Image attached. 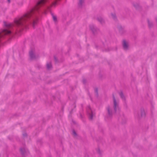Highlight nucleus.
Returning <instances> with one entry per match:
<instances>
[{
    "label": "nucleus",
    "mask_w": 157,
    "mask_h": 157,
    "mask_svg": "<svg viewBox=\"0 0 157 157\" xmlns=\"http://www.w3.org/2000/svg\"><path fill=\"white\" fill-rule=\"evenodd\" d=\"M113 106H109L106 108L107 114L105 119H111L114 113H116L118 115H120L123 122V124L125 123L127 119L124 117L123 113L122 112L119 107V103L117 101L115 97L113 95Z\"/></svg>",
    "instance_id": "f257e3e1"
},
{
    "label": "nucleus",
    "mask_w": 157,
    "mask_h": 157,
    "mask_svg": "<svg viewBox=\"0 0 157 157\" xmlns=\"http://www.w3.org/2000/svg\"><path fill=\"white\" fill-rule=\"evenodd\" d=\"M20 24V17H18L16 18L14 20V24L11 23H7L5 22L4 25L7 28H10L13 26H19Z\"/></svg>",
    "instance_id": "f03ea898"
},
{
    "label": "nucleus",
    "mask_w": 157,
    "mask_h": 157,
    "mask_svg": "<svg viewBox=\"0 0 157 157\" xmlns=\"http://www.w3.org/2000/svg\"><path fill=\"white\" fill-rule=\"evenodd\" d=\"M87 112L90 120H92L93 117L95 116V113L94 111L92 110L90 106H88L87 108Z\"/></svg>",
    "instance_id": "7ed1b4c3"
},
{
    "label": "nucleus",
    "mask_w": 157,
    "mask_h": 157,
    "mask_svg": "<svg viewBox=\"0 0 157 157\" xmlns=\"http://www.w3.org/2000/svg\"><path fill=\"white\" fill-rule=\"evenodd\" d=\"M11 34V31L7 29H5L0 32V44L3 36L5 35H9Z\"/></svg>",
    "instance_id": "20e7f679"
},
{
    "label": "nucleus",
    "mask_w": 157,
    "mask_h": 157,
    "mask_svg": "<svg viewBox=\"0 0 157 157\" xmlns=\"http://www.w3.org/2000/svg\"><path fill=\"white\" fill-rule=\"evenodd\" d=\"M29 55L31 59H36L37 57L35 55V49L34 48H31L29 52Z\"/></svg>",
    "instance_id": "39448f33"
},
{
    "label": "nucleus",
    "mask_w": 157,
    "mask_h": 157,
    "mask_svg": "<svg viewBox=\"0 0 157 157\" xmlns=\"http://www.w3.org/2000/svg\"><path fill=\"white\" fill-rule=\"evenodd\" d=\"M90 28L94 34L96 33L99 31V29L93 25H90Z\"/></svg>",
    "instance_id": "423d86ee"
},
{
    "label": "nucleus",
    "mask_w": 157,
    "mask_h": 157,
    "mask_svg": "<svg viewBox=\"0 0 157 157\" xmlns=\"http://www.w3.org/2000/svg\"><path fill=\"white\" fill-rule=\"evenodd\" d=\"M119 94L121 97V98L124 101V107L126 108H127L128 105L126 102L125 101V98L124 95L122 92H121L119 93Z\"/></svg>",
    "instance_id": "0eeeda50"
},
{
    "label": "nucleus",
    "mask_w": 157,
    "mask_h": 157,
    "mask_svg": "<svg viewBox=\"0 0 157 157\" xmlns=\"http://www.w3.org/2000/svg\"><path fill=\"white\" fill-rule=\"evenodd\" d=\"M28 149L25 147L20 148V152L23 157H25L27 153Z\"/></svg>",
    "instance_id": "6e6552de"
},
{
    "label": "nucleus",
    "mask_w": 157,
    "mask_h": 157,
    "mask_svg": "<svg viewBox=\"0 0 157 157\" xmlns=\"http://www.w3.org/2000/svg\"><path fill=\"white\" fill-rule=\"evenodd\" d=\"M97 20L102 25H104L105 24V20L101 16H98L97 18Z\"/></svg>",
    "instance_id": "1a4fd4ad"
},
{
    "label": "nucleus",
    "mask_w": 157,
    "mask_h": 157,
    "mask_svg": "<svg viewBox=\"0 0 157 157\" xmlns=\"http://www.w3.org/2000/svg\"><path fill=\"white\" fill-rule=\"evenodd\" d=\"M123 48L124 50H127L128 48V44L125 40H123L122 43Z\"/></svg>",
    "instance_id": "9d476101"
},
{
    "label": "nucleus",
    "mask_w": 157,
    "mask_h": 157,
    "mask_svg": "<svg viewBox=\"0 0 157 157\" xmlns=\"http://www.w3.org/2000/svg\"><path fill=\"white\" fill-rule=\"evenodd\" d=\"M117 29L120 33L122 34L125 32V30L124 29L121 25H119L117 27Z\"/></svg>",
    "instance_id": "9b49d317"
},
{
    "label": "nucleus",
    "mask_w": 157,
    "mask_h": 157,
    "mask_svg": "<svg viewBox=\"0 0 157 157\" xmlns=\"http://www.w3.org/2000/svg\"><path fill=\"white\" fill-rule=\"evenodd\" d=\"M84 0H79L78 6L79 7L81 8L84 5Z\"/></svg>",
    "instance_id": "f8f14e48"
},
{
    "label": "nucleus",
    "mask_w": 157,
    "mask_h": 157,
    "mask_svg": "<svg viewBox=\"0 0 157 157\" xmlns=\"http://www.w3.org/2000/svg\"><path fill=\"white\" fill-rule=\"evenodd\" d=\"M141 116V117H144L145 115V113L144 110L143 109H141L140 111Z\"/></svg>",
    "instance_id": "ddd939ff"
},
{
    "label": "nucleus",
    "mask_w": 157,
    "mask_h": 157,
    "mask_svg": "<svg viewBox=\"0 0 157 157\" xmlns=\"http://www.w3.org/2000/svg\"><path fill=\"white\" fill-rule=\"evenodd\" d=\"M22 137L24 139L28 138V134L25 131H23L22 133Z\"/></svg>",
    "instance_id": "4468645a"
},
{
    "label": "nucleus",
    "mask_w": 157,
    "mask_h": 157,
    "mask_svg": "<svg viewBox=\"0 0 157 157\" xmlns=\"http://www.w3.org/2000/svg\"><path fill=\"white\" fill-rule=\"evenodd\" d=\"M47 67L48 69L50 70L52 67L51 63L49 62L47 64Z\"/></svg>",
    "instance_id": "2eb2a0df"
},
{
    "label": "nucleus",
    "mask_w": 157,
    "mask_h": 157,
    "mask_svg": "<svg viewBox=\"0 0 157 157\" xmlns=\"http://www.w3.org/2000/svg\"><path fill=\"white\" fill-rule=\"evenodd\" d=\"M133 6L136 9H137L139 6V5L138 3H133Z\"/></svg>",
    "instance_id": "dca6fc26"
},
{
    "label": "nucleus",
    "mask_w": 157,
    "mask_h": 157,
    "mask_svg": "<svg viewBox=\"0 0 157 157\" xmlns=\"http://www.w3.org/2000/svg\"><path fill=\"white\" fill-rule=\"evenodd\" d=\"M72 135L74 136L75 137L78 136L77 134L74 129H73L72 130Z\"/></svg>",
    "instance_id": "f3484780"
},
{
    "label": "nucleus",
    "mask_w": 157,
    "mask_h": 157,
    "mask_svg": "<svg viewBox=\"0 0 157 157\" xmlns=\"http://www.w3.org/2000/svg\"><path fill=\"white\" fill-rule=\"evenodd\" d=\"M111 16L115 20H116V15L115 13H111Z\"/></svg>",
    "instance_id": "a211bd4d"
},
{
    "label": "nucleus",
    "mask_w": 157,
    "mask_h": 157,
    "mask_svg": "<svg viewBox=\"0 0 157 157\" xmlns=\"http://www.w3.org/2000/svg\"><path fill=\"white\" fill-rule=\"evenodd\" d=\"M52 17L53 18V20L55 22H56L57 21V19L56 17L54 15H52Z\"/></svg>",
    "instance_id": "6ab92c4d"
},
{
    "label": "nucleus",
    "mask_w": 157,
    "mask_h": 157,
    "mask_svg": "<svg viewBox=\"0 0 157 157\" xmlns=\"http://www.w3.org/2000/svg\"><path fill=\"white\" fill-rule=\"evenodd\" d=\"M148 23L149 26L150 27H151L152 25V23L151 22H150L149 20H148Z\"/></svg>",
    "instance_id": "aec40b11"
},
{
    "label": "nucleus",
    "mask_w": 157,
    "mask_h": 157,
    "mask_svg": "<svg viewBox=\"0 0 157 157\" xmlns=\"http://www.w3.org/2000/svg\"><path fill=\"white\" fill-rule=\"evenodd\" d=\"M95 93L96 94L97 96H98V89L97 88H96L95 90Z\"/></svg>",
    "instance_id": "412c9836"
},
{
    "label": "nucleus",
    "mask_w": 157,
    "mask_h": 157,
    "mask_svg": "<svg viewBox=\"0 0 157 157\" xmlns=\"http://www.w3.org/2000/svg\"><path fill=\"white\" fill-rule=\"evenodd\" d=\"M99 140H98L97 139H96V140L97 142H100L101 141V140L102 139V138L101 137L99 138Z\"/></svg>",
    "instance_id": "4be33fe9"
},
{
    "label": "nucleus",
    "mask_w": 157,
    "mask_h": 157,
    "mask_svg": "<svg viewBox=\"0 0 157 157\" xmlns=\"http://www.w3.org/2000/svg\"><path fill=\"white\" fill-rule=\"evenodd\" d=\"M97 152L99 155H101V151L99 149H98V150H97Z\"/></svg>",
    "instance_id": "5701e85b"
},
{
    "label": "nucleus",
    "mask_w": 157,
    "mask_h": 157,
    "mask_svg": "<svg viewBox=\"0 0 157 157\" xmlns=\"http://www.w3.org/2000/svg\"><path fill=\"white\" fill-rule=\"evenodd\" d=\"M41 139H39L37 140V142L40 143V144H41Z\"/></svg>",
    "instance_id": "b1692460"
},
{
    "label": "nucleus",
    "mask_w": 157,
    "mask_h": 157,
    "mask_svg": "<svg viewBox=\"0 0 157 157\" xmlns=\"http://www.w3.org/2000/svg\"><path fill=\"white\" fill-rule=\"evenodd\" d=\"M7 1L9 3H10V0H7Z\"/></svg>",
    "instance_id": "393cba45"
},
{
    "label": "nucleus",
    "mask_w": 157,
    "mask_h": 157,
    "mask_svg": "<svg viewBox=\"0 0 157 157\" xmlns=\"http://www.w3.org/2000/svg\"><path fill=\"white\" fill-rule=\"evenodd\" d=\"M72 122H73V123L75 124L76 123L74 121H73V120L72 121Z\"/></svg>",
    "instance_id": "a878e982"
},
{
    "label": "nucleus",
    "mask_w": 157,
    "mask_h": 157,
    "mask_svg": "<svg viewBox=\"0 0 157 157\" xmlns=\"http://www.w3.org/2000/svg\"><path fill=\"white\" fill-rule=\"evenodd\" d=\"M54 58H55V60H56V57H54Z\"/></svg>",
    "instance_id": "bb28decb"
},
{
    "label": "nucleus",
    "mask_w": 157,
    "mask_h": 157,
    "mask_svg": "<svg viewBox=\"0 0 157 157\" xmlns=\"http://www.w3.org/2000/svg\"><path fill=\"white\" fill-rule=\"evenodd\" d=\"M101 131L102 132V129H101Z\"/></svg>",
    "instance_id": "cd10ccee"
}]
</instances>
